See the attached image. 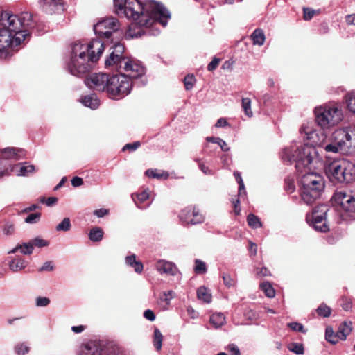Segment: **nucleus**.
Returning <instances> with one entry per match:
<instances>
[{"label":"nucleus","instance_id":"1","mask_svg":"<svg viewBox=\"0 0 355 355\" xmlns=\"http://www.w3.org/2000/svg\"><path fill=\"white\" fill-rule=\"evenodd\" d=\"M114 4L118 15L132 19L137 25L145 28L132 33L130 28L128 35L132 38L146 34L156 35L158 29L150 27L157 23L165 27L171 17L170 12L162 4L153 0H146L144 3L138 0H114Z\"/></svg>","mask_w":355,"mask_h":355},{"label":"nucleus","instance_id":"2","mask_svg":"<svg viewBox=\"0 0 355 355\" xmlns=\"http://www.w3.org/2000/svg\"><path fill=\"white\" fill-rule=\"evenodd\" d=\"M112 51L105 61V67H113L131 80L142 76L145 69L139 63L123 56L124 46L116 43L111 47Z\"/></svg>","mask_w":355,"mask_h":355},{"label":"nucleus","instance_id":"3","mask_svg":"<svg viewBox=\"0 0 355 355\" xmlns=\"http://www.w3.org/2000/svg\"><path fill=\"white\" fill-rule=\"evenodd\" d=\"M32 20V15L29 12L18 15L3 11L0 15V27L15 37V42L21 44L29 37L27 28L31 26Z\"/></svg>","mask_w":355,"mask_h":355},{"label":"nucleus","instance_id":"4","mask_svg":"<svg viewBox=\"0 0 355 355\" xmlns=\"http://www.w3.org/2000/svg\"><path fill=\"white\" fill-rule=\"evenodd\" d=\"M281 157L288 164L295 163L296 169L300 173L310 170L311 164L318 159L315 148L309 144L286 147L282 150Z\"/></svg>","mask_w":355,"mask_h":355},{"label":"nucleus","instance_id":"5","mask_svg":"<svg viewBox=\"0 0 355 355\" xmlns=\"http://www.w3.org/2000/svg\"><path fill=\"white\" fill-rule=\"evenodd\" d=\"M309 170L303 171L300 180V197L301 200L309 205L319 199L325 188L324 178L317 173H310Z\"/></svg>","mask_w":355,"mask_h":355},{"label":"nucleus","instance_id":"6","mask_svg":"<svg viewBox=\"0 0 355 355\" xmlns=\"http://www.w3.org/2000/svg\"><path fill=\"white\" fill-rule=\"evenodd\" d=\"M322 146L327 153H352L355 150V135L352 137L347 129H338L328 139V143H324Z\"/></svg>","mask_w":355,"mask_h":355},{"label":"nucleus","instance_id":"7","mask_svg":"<svg viewBox=\"0 0 355 355\" xmlns=\"http://www.w3.org/2000/svg\"><path fill=\"white\" fill-rule=\"evenodd\" d=\"M325 172L333 182L350 184L355 182V164L347 159L330 163L326 167Z\"/></svg>","mask_w":355,"mask_h":355},{"label":"nucleus","instance_id":"8","mask_svg":"<svg viewBox=\"0 0 355 355\" xmlns=\"http://www.w3.org/2000/svg\"><path fill=\"white\" fill-rule=\"evenodd\" d=\"M316 124L323 130L338 125L343 119L342 110L334 105L324 104L314 109Z\"/></svg>","mask_w":355,"mask_h":355},{"label":"nucleus","instance_id":"9","mask_svg":"<svg viewBox=\"0 0 355 355\" xmlns=\"http://www.w3.org/2000/svg\"><path fill=\"white\" fill-rule=\"evenodd\" d=\"M104 49V42L98 39L92 40L89 42L76 41L71 45L69 59L84 58L96 62L101 56Z\"/></svg>","mask_w":355,"mask_h":355},{"label":"nucleus","instance_id":"10","mask_svg":"<svg viewBox=\"0 0 355 355\" xmlns=\"http://www.w3.org/2000/svg\"><path fill=\"white\" fill-rule=\"evenodd\" d=\"M333 198L340 205L338 223L355 220V194L338 191L334 193Z\"/></svg>","mask_w":355,"mask_h":355},{"label":"nucleus","instance_id":"11","mask_svg":"<svg viewBox=\"0 0 355 355\" xmlns=\"http://www.w3.org/2000/svg\"><path fill=\"white\" fill-rule=\"evenodd\" d=\"M336 214L335 209H329L326 205L315 207L311 214H307L306 220L316 231L327 232L329 230L327 219Z\"/></svg>","mask_w":355,"mask_h":355},{"label":"nucleus","instance_id":"12","mask_svg":"<svg viewBox=\"0 0 355 355\" xmlns=\"http://www.w3.org/2000/svg\"><path fill=\"white\" fill-rule=\"evenodd\" d=\"M132 87V82L123 73L110 77L107 94L112 98H121L128 95Z\"/></svg>","mask_w":355,"mask_h":355},{"label":"nucleus","instance_id":"13","mask_svg":"<svg viewBox=\"0 0 355 355\" xmlns=\"http://www.w3.org/2000/svg\"><path fill=\"white\" fill-rule=\"evenodd\" d=\"M78 355H125V354L118 348L109 347L103 349L98 343L89 341L81 347Z\"/></svg>","mask_w":355,"mask_h":355},{"label":"nucleus","instance_id":"14","mask_svg":"<svg viewBox=\"0 0 355 355\" xmlns=\"http://www.w3.org/2000/svg\"><path fill=\"white\" fill-rule=\"evenodd\" d=\"M119 28V21L114 17L100 20L94 26V31L100 37L109 39Z\"/></svg>","mask_w":355,"mask_h":355},{"label":"nucleus","instance_id":"15","mask_svg":"<svg viewBox=\"0 0 355 355\" xmlns=\"http://www.w3.org/2000/svg\"><path fill=\"white\" fill-rule=\"evenodd\" d=\"M94 62L92 60L84 58L69 59L67 64V69L71 74L79 77L89 72Z\"/></svg>","mask_w":355,"mask_h":355},{"label":"nucleus","instance_id":"16","mask_svg":"<svg viewBox=\"0 0 355 355\" xmlns=\"http://www.w3.org/2000/svg\"><path fill=\"white\" fill-rule=\"evenodd\" d=\"M85 83L90 89L99 92L106 89L108 92L110 77L106 73H94L86 78Z\"/></svg>","mask_w":355,"mask_h":355},{"label":"nucleus","instance_id":"17","mask_svg":"<svg viewBox=\"0 0 355 355\" xmlns=\"http://www.w3.org/2000/svg\"><path fill=\"white\" fill-rule=\"evenodd\" d=\"M15 38V37L0 27V58H6L10 55V49L20 44L14 41Z\"/></svg>","mask_w":355,"mask_h":355},{"label":"nucleus","instance_id":"18","mask_svg":"<svg viewBox=\"0 0 355 355\" xmlns=\"http://www.w3.org/2000/svg\"><path fill=\"white\" fill-rule=\"evenodd\" d=\"M180 220L184 225H197L204 220V217L195 207H188L182 209L179 215Z\"/></svg>","mask_w":355,"mask_h":355},{"label":"nucleus","instance_id":"19","mask_svg":"<svg viewBox=\"0 0 355 355\" xmlns=\"http://www.w3.org/2000/svg\"><path fill=\"white\" fill-rule=\"evenodd\" d=\"M42 10L49 15L63 10L62 0H40Z\"/></svg>","mask_w":355,"mask_h":355},{"label":"nucleus","instance_id":"20","mask_svg":"<svg viewBox=\"0 0 355 355\" xmlns=\"http://www.w3.org/2000/svg\"><path fill=\"white\" fill-rule=\"evenodd\" d=\"M155 267L157 271L161 274H166L172 276L175 275L178 271L174 263L162 259L157 261Z\"/></svg>","mask_w":355,"mask_h":355},{"label":"nucleus","instance_id":"21","mask_svg":"<svg viewBox=\"0 0 355 355\" xmlns=\"http://www.w3.org/2000/svg\"><path fill=\"white\" fill-rule=\"evenodd\" d=\"M300 133L303 137L304 139L310 140L312 141L313 143H316L315 137L317 136V132L311 121L303 123L300 129Z\"/></svg>","mask_w":355,"mask_h":355},{"label":"nucleus","instance_id":"22","mask_svg":"<svg viewBox=\"0 0 355 355\" xmlns=\"http://www.w3.org/2000/svg\"><path fill=\"white\" fill-rule=\"evenodd\" d=\"M23 150L15 148H6L0 150V158L4 159L18 160L24 155Z\"/></svg>","mask_w":355,"mask_h":355},{"label":"nucleus","instance_id":"23","mask_svg":"<svg viewBox=\"0 0 355 355\" xmlns=\"http://www.w3.org/2000/svg\"><path fill=\"white\" fill-rule=\"evenodd\" d=\"M35 166L33 165H26V163L15 164L10 166V171L17 176H26L29 173L34 172Z\"/></svg>","mask_w":355,"mask_h":355},{"label":"nucleus","instance_id":"24","mask_svg":"<svg viewBox=\"0 0 355 355\" xmlns=\"http://www.w3.org/2000/svg\"><path fill=\"white\" fill-rule=\"evenodd\" d=\"M27 264L28 263L23 258L17 257L8 262V267L11 271L17 272L24 270Z\"/></svg>","mask_w":355,"mask_h":355},{"label":"nucleus","instance_id":"25","mask_svg":"<svg viewBox=\"0 0 355 355\" xmlns=\"http://www.w3.org/2000/svg\"><path fill=\"white\" fill-rule=\"evenodd\" d=\"M250 39L252 42L253 45H263L266 40L263 30L261 28L255 29L251 34Z\"/></svg>","mask_w":355,"mask_h":355},{"label":"nucleus","instance_id":"26","mask_svg":"<svg viewBox=\"0 0 355 355\" xmlns=\"http://www.w3.org/2000/svg\"><path fill=\"white\" fill-rule=\"evenodd\" d=\"M197 297L198 300L207 304L210 303L212 300V295L210 291L205 286H200L198 288Z\"/></svg>","mask_w":355,"mask_h":355},{"label":"nucleus","instance_id":"27","mask_svg":"<svg viewBox=\"0 0 355 355\" xmlns=\"http://www.w3.org/2000/svg\"><path fill=\"white\" fill-rule=\"evenodd\" d=\"M125 263L127 265L134 268V270L137 273H141L143 271L144 266L141 262L136 261L135 254L127 256L125 257Z\"/></svg>","mask_w":355,"mask_h":355},{"label":"nucleus","instance_id":"28","mask_svg":"<svg viewBox=\"0 0 355 355\" xmlns=\"http://www.w3.org/2000/svg\"><path fill=\"white\" fill-rule=\"evenodd\" d=\"M210 323L214 328H219L225 323V317L222 313H213L209 319Z\"/></svg>","mask_w":355,"mask_h":355},{"label":"nucleus","instance_id":"29","mask_svg":"<svg viewBox=\"0 0 355 355\" xmlns=\"http://www.w3.org/2000/svg\"><path fill=\"white\" fill-rule=\"evenodd\" d=\"M81 102L85 106L92 109H96L99 105V101L94 94L84 96Z\"/></svg>","mask_w":355,"mask_h":355},{"label":"nucleus","instance_id":"30","mask_svg":"<svg viewBox=\"0 0 355 355\" xmlns=\"http://www.w3.org/2000/svg\"><path fill=\"white\" fill-rule=\"evenodd\" d=\"M352 331L351 323L347 324L346 322H343L337 331V336L339 340H344Z\"/></svg>","mask_w":355,"mask_h":355},{"label":"nucleus","instance_id":"31","mask_svg":"<svg viewBox=\"0 0 355 355\" xmlns=\"http://www.w3.org/2000/svg\"><path fill=\"white\" fill-rule=\"evenodd\" d=\"M103 232L100 227H94L90 230L89 238L91 241L98 242L102 240Z\"/></svg>","mask_w":355,"mask_h":355},{"label":"nucleus","instance_id":"32","mask_svg":"<svg viewBox=\"0 0 355 355\" xmlns=\"http://www.w3.org/2000/svg\"><path fill=\"white\" fill-rule=\"evenodd\" d=\"M247 222L248 225L253 229H257L262 226V224L260 222L259 218L253 214H250L248 216Z\"/></svg>","mask_w":355,"mask_h":355},{"label":"nucleus","instance_id":"33","mask_svg":"<svg viewBox=\"0 0 355 355\" xmlns=\"http://www.w3.org/2000/svg\"><path fill=\"white\" fill-rule=\"evenodd\" d=\"M206 140L214 144H217V145L220 146L222 150L225 152L230 150V148L227 146L226 142L219 137H207Z\"/></svg>","mask_w":355,"mask_h":355},{"label":"nucleus","instance_id":"34","mask_svg":"<svg viewBox=\"0 0 355 355\" xmlns=\"http://www.w3.org/2000/svg\"><path fill=\"white\" fill-rule=\"evenodd\" d=\"M242 108L245 112V114L250 118L252 116L253 113L251 110V100L249 98H242Z\"/></svg>","mask_w":355,"mask_h":355},{"label":"nucleus","instance_id":"35","mask_svg":"<svg viewBox=\"0 0 355 355\" xmlns=\"http://www.w3.org/2000/svg\"><path fill=\"white\" fill-rule=\"evenodd\" d=\"M287 347L289 351L298 355L303 354L304 352V346L301 343H291L288 345Z\"/></svg>","mask_w":355,"mask_h":355},{"label":"nucleus","instance_id":"36","mask_svg":"<svg viewBox=\"0 0 355 355\" xmlns=\"http://www.w3.org/2000/svg\"><path fill=\"white\" fill-rule=\"evenodd\" d=\"M163 340V336L161 331L158 329H155L154 331V346L157 351H159L162 348V344Z\"/></svg>","mask_w":355,"mask_h":355},{"label":"nucleus","instance_id":"37","mask_svg":"<svg viewBox=\"0 0 355 355\" xmlns=\"http://www.w3.org/2000/svg\"><path fill=\"white\" fill-rule=\"evenodd\" d=\"M325 338L328 342H329L332 344H336L339 340V338L337 336V333L336 334H334L333 329L331 327H327L326 329Z\"/></svg>","mask_w":355,"mask_h":355},{"label":"nucleus","instance_id":"38","mask_svg":"<svg viewBox=\"0 0 355 355\" xmlns=\"http://www.w3.org/2000/svg\"><path fill=\"white\" fill-rule=\"evenodd\" d=\"M146 174L148 177H151L153 178H157V179H167L168 178V174L166 172H159L157 170H147L146 172Z\"/></svg>","mask_w":355,"mask_h":355},{"label":"nucleus","instance_id":"39","mask_svg":"<svg viewBox=\"0 0 355 355\" xmlns=\"http://www.w3.org/2000/svg\"><path fill=\"white\" fill-rule=\"evenodd\" d=\"M196 83L193 74H188L184 77V83L186 90H191Z\"/></svg>","mask_w":355,"mask_h":355},{"label":"nucleus","instance_id":"40","mask_svg":"<svg viewBox=\"0 0 355 355\" xmlns=\"http://www.w3.org/2000/svg\"><path fill=\"white\" fill-rule=\"evenodd\" d=\"M71 226V225L70 219L69 218H64L62 220V221L56 226L55 230L58 232H60V231L67 232L70 230Z\"/></svg>","mask_w":355,"mask_h":355},{"label":"nucleus","instance_id":"41","mask_svg":"<svg viewBox=\"0 0 355 355\" xmlns=\"http://www.w3.org/2000/svg\"><path fill=\"white\" fill-rule=\"evenodd\" d=\"M194 271L197 274L205 273L207 272L206 263L200 259H196Z\"/></svg>","mask_w":355,"mask_h":355},{"label":"nucleus","instance_id":"42","mask_svg":"<svg viewBox=\"0 0 355 355\" xmlns=\"http://www.w3.org/2000/svg\"><path fill=\"white\" fill-rule=\"evenodd\" d=\"M317 313L320 316L329 317L331 314V309L324 304H320L316 309Z\"/></svg>","mask_w":355,"mask_h":355},{"label":"nucleus","instance_id":"43","mask_svg":"<svg viewBox=\"0 0 355 355\" xmlns=\"http://www.w3.org/2000/svg\"><path fill=\"white\" fill-rule=\"evenodd\" d=\"M15 352L18 355H24L29 352V347L26 343H19L15 346Z\"/></svg>","mask_w":355,"mask_h":355},{"label":"nucleus","instance_id":"44","mask_svg":"<svg viewBox=\"0 0 355 355\" xmlns=\"http://www.w3.org/2000/svg\"><path fill=\"white\" fill-rule=\"evenodd\" d=\"M285 190L287 192L292 193L295 189V180L293 177H288L285 179Z\"/></svg>","mask_w":355,"mask_h":355},{"label":"nucleus","instance_id":"45","mask_svg":"<svg viewBox=\"0 0 355 355\" xmlns=\"http://www.w3.org/2000/svg\"><path fill=\"white\" fill-rule=\"evenodd\" d=\"M19 246H20L21 252L23 254L29 255L33 253V243H31V241L28 243H24L21 245H19Z\"/></svg>","mask_w":355,"mask_h":355},{"label":"nucleus","instance_id":"46","mask_svg":"<svg viewBox=\"0 0 355 355\" xmlns=\"http://www.w3.org/2000/svg\"><path fill=\"white\" fill-rule=\"evenodd\" d=\"M288 327L295 331H300L302 333L306 332V330L304 329V326L301 323L297 322L288 323Z\"/></svg>","mask_w":355,"mask_h":355},{"label":"nucleus","instance_id":"47","mask_svg":"<svg viewBox=\"0 0 355 355\" xmlns=\"http://www.w3.org/2000/svg\"><path fill=\"white\" fill-rule=\"evenodd\" d=\"M2 230L5 235H12L15 232L14 225L11 223L8 222L3 225Z\"/></svg>","mask_w":355,"mask_h":355},{"label":"nucleus","instance_id":"48","mask_svg":"<svg viewBox=\"0 0 355 355\" xmlns=\"http://www.w3.org/2000/svg\"><path fill=\"white\" fill-rule=\"evenodd\" d=\"M31 241L33 243V247L36 246V247L42 248V247H46V246L49 245L48 241H46L40 237H36V238L32 239Z\"/></svg>","mask_w":355,"mask_h":355},{"label":"nucleus","instance_id":"49","mask_svg":"<svg viewBox=\"0 0 355 355\" xmlns=\"http://www.w3.org/2000/svg\"><path fill=\"white\" fill-rule=\"evenodd\" d=\"M50 300L46 297H38L35 300V304L37 306L44 307L49 304Z\"/></svg>","mask_w":355,"mask_h":355},{"label":"nucleus","instance_id":"50","mask_svg":"<svg viewBox=\"0 0 355 355\" xmlns=\"http://www.w3.org/2000/svg\"><path fill=\"white\" fill-rule=\"evenodd\" d=\"M40 218V213H33L28 215L26 219L25 222L27 223H37Z\"/></svg>","mask_w":355,"mask_h":355},{"label":"nucleus","instance_id":"51","mask_svg":"<svg viewBox=\"0 0 355 355\" xmlns=\"http://www.w3.org/2000/svg\"><path fill=\"white\" fill-rule=\"evenodd\" d=\"M224 284L227 287H231L234 285V280L230 277V275L223 273L222 275Z\"/></svg>","mask_w":355,"mask_h":355},{"label":"nucleus","instance_id":"52","mask_svg":"<svg viewBox=\"0 0 355 355\" xmlns=\"http://www.w3.org/2000/svg\"><path fill=\"white\" fill-rule=\"evenodd\" d=\"M303 12H304V19L305 20L311 19L315 13V11L314 10L309 8H304Z\"/></svg>","mask_w":355,"mask_h":355},{"label":"nucleus","instance_id":"53","mask_svg":"<svg viewBox=\"0 0 355 355\" xmlns=\"http://www.w3.org/2000/svg\"><path fill=\"white\" fill-rule=\"evenodd\" d=\"M54 265L53 261H46L43 266L39 269V271H52L54 270Z\"/></svg>","mask_w":355,"mask_h":355},{"label":"nucleus","instance_id":"54","mask_svg":"<svg viewBox=\"0 0 355 355\" xmlns=\"http://www.w3.org/2000/svg\"><path fill=\"white\" fill-rule=\"evenodd\" d=\"M173 297V292L172 291H168L167 292H164L163 293V297H161V300L166 302L168 305L170 304L171 300Z\"/></svg>","mask_w":355,"mask_h":355},{"label":"nucleus","instance_id":"55","mask_svg":"<svg viewBox=\"0 0 355 355\" xmlns=\"http://www.w3.org/2000/svg\"><path fill=\"white\" fill-rule=\"evenodd\" d=\"M198 162V166L202 172L205 175H212L213 173L211 170L207 166H205L203 163L200 162V160H196Z\"/></svg>","mask_w":355,"mask_h":355},{"label":"nucleus","instance_id":"56","mask_svg":"<svg viewBox=\"0 0 355 355\" xmlns=\"http://www.w3.org/2000/svg\"><path fill=\"white\" fill-rule=\"evenodd\" d=\"M140 146L139 141H136L134 143L127 144L125 145L123 148V150H135L137 149V148Z\"/></svg>","mask_w":355,"mask_h":355},{"label":"nucleus","instance_id":"57","mask_svg":"<svg viewBox=\"0 0 355 355\" xmlns=\"http://www.w3.org/2000/svg\"><path fill=\"white\" fill-rule=\"evenodd\" d=\"M137 199L139 202H143L149 198L148 190H144L141 193L137 194Z\"/></svg>","mask_w":355,"mask_h":355},{"label":"nucleus","instance_id":"58","mask_svg":"<svg viewBox=\"0 0 355 355\" xmlns=\"http://www.w3.org/2000/svg\"><path fill=\"white\" fill-rule=\"evenodd\" d=\"M220 60L214 58L211 62L208 64L207 69L209 71H214L218 65Z\"/></svg>","mask_w":355,"mask_h":355},{"label":"nucleus","instance_id":"59","mask_svg":"<svg viewBox=\"0 0 355 355\" xmlns=\"http://www.w3.org/2000/svg\"><path fill=\"white\" fill-rule=\"evenodd\" d=\"M58 201V198L56 197H49L47 199L43 198L41 199L42 202H45L47 206H52L55 205Z\"/></svg>","mask_w":355,"mask_h":355},{"label":"nucleus","instance_id":"60","mask_svg":"<svg viewBox=\"0 0 355 355\" xmlns=\"http://www.w3.org/2000/svg\"><path fill=\"white\" fill-rule=\"evenodd\" d=\"M144 316L146 319L150 321H154L155 320V315L153 311L147 309L144 313Z\"/></svg>","mask_w":355,"mask_h":355},{"label":"nucleus","instance_id":"61","mask_svg":"<svg viewBox=\"0 0 355 355\" xmlns=\"http://www.w3.org/2000/svg\"><path fill=\"white\" fill-rule=\"evenodd\" d=\"M342 307L345 311H349L351 310L352 307V302L351 300L347 299V298H343V304Z\"/></svg>","mask_w":355,"mask_h":355},{"label":"nucleus","instance_id":"62","mask_svg":"<svg viewBox=\"0 0 355 355\" xmlns=\"http://www.w3.org/2000/svg\"><path fill=\"white\" fill-rule=\"evenodd\" d=\"M108 214V210L104 208L96 209L94 211V214L98 218L103 217Z\"/></svg>","mask_w":355,"mask_h":355},{"label":"nucleus","instance_id":"63","mask_svg":"<svg viewBox=\"0 0 355 355\" xmlns=\"http://www.w3.org/2000/svg\"><path fill=\"white\" fill-rule=\"evenodd\" d=\"M347 107L350 112L355 114V97L349 98L347 103Z\"/></svg>","mask_w":355,"mask_h":355},{"label":"nucleus","instance_id":"64","mask_svg":"<svg viewBox=\"0 0 355 355\" xmlns=\"http://www.w3.org/2000/svg\"><path fill=\"white\" fill-rule=\"evenodd\" d=\"M345 21L348 25L355 26V14L347 15L345 17Z\"/></svg>","mask_w":355,"mask_h":355}]
</instances>
